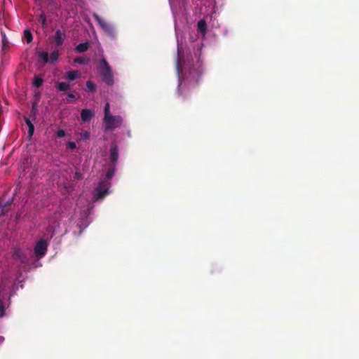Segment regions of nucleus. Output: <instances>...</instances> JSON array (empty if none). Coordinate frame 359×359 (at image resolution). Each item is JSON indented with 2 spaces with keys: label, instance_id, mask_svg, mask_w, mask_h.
Segmentation results:
<instances>
[{
  "label": "nucleus",
  "instance_id": "nucleus-30",
  "mask_svg": "<svg viewBox=\"0 0 359 359\" xmlns=\"http://www.w3.org/2000/svg\"><path fill=\"white\" fill-rule=\"evenodd\" d=\"M74 177L76 180H81L83 178V175L81 172L76 171Z\"/></svg>",
  "mask_w": 359,
  "mask_h": 359
},
{
  "label": "nucleus",
  "instance_id": "nucleus-18",
  "mask_svg": "<svg viewBox=\"0 0 359 359\" xmlns=\"http://www.w3.org/2000/svg\"><path fill=\"white\" fill-rule=\"evenodd\" d=\"M1 36H2V49L6 50L9 46V41L6 36V34L2 30L1 31Z\"/></svg>",
  "mask_w": 359,
  "mask_h": 359
},
{
  "label": "nucleus",
  "instance_id": "nucleus-4",
  "mask_svg": "<svg viewBox=\"0 0 359 359\" xmlns=\"http://www.w3.org/2000/svg\"><path fill=\"white\" fill-rule=\"evenodd\" d=\"M103 122L105 130H113L122 124L123 118L121 116H111L104 117Z\"/></svg>",
  "mask_w": 359,
  "mask_h": 359
},
{
  "label": "nucleus",
  "instance_id": "nucleus-19",
  "mask_svg": "<svg viewBox=\"0 0 359 359\" xmlns=\"http://www.w3.org/2000/svg\"><path fill=\"white\" fill-rule=\"evenodd\" d=\"M43 83V80L42 78L37 76H35L34 77L32 83L35 87L39 88L40 86H42Z\"/></svg>",
  "mask_w": 359,
  "mask_h": 359
},
{
  "label": "nucleus",
  "instance_id": "nucleus-34",
  "mask_svg": "<svg viewBox=\"0 0 359 359\" xmlns=\"http://www.w3.org/2000/svg\"><path fill=\"white\" fill-rule=\"evenodd\" d=\"M88 133L87 132H86L85 136H88Z\"/></svg>",
  "mask_w": 359,
  "mask_h": 359
},
{
  "label": "nucleus",
  "instance_id": "nucleus-33",
  "mask_svg": "<svg viewBox=\"0 0 359 359\" xmlns=\"http://www.w3.org/2000/svg\"><path fill=\"white\" fill-rule=\"evenodd\" d=\"M4 337L0 336V344H1L4 341Z\"/></svg>",
  "mask_w": 359,
  "mask_h": 359
},
{
  "label": "nucleus",
  "instance_id": "nucleus-10",
  "mask_svg": "<svg viewBox=\"0 0 359 359\" xmlns=\"http://www.w3.org/2000/svg\"><path fill=\"white\" fill-rule=\"evenodd\" d=\"M13 200L5 201L4 199L0 198V217L4 216L10 210V208Z\"/></svg>",
  "mask_w": 359,
  "mask_h": 359
},
{
  "label": "nucleus",
  "instance_id": "nucleus-15",
  "mask_svg": "<svg viewBox=\"0 0 359 359\" xmlns=\"http://www.w3.org/2000/svg\"><path fill=\"white\" fill-rule=\"evenodd\" d=\"M89 48V43L88 42H83V43H80L79 44H78L76 46V50L78 52V53H83V52H86L88 50Z\"/></svg>",
  "mask_w": 359,
  "mask_h": 359
},
{
  "label": "nucleus",
  "instance_id": "nucleus-17",
  "mask_svg": "<svg viewBox=\"0 0 359 359\" xmlns=\"http://www.w3.org/2000/svg\"><path fill=\"white\" fill-rule=\"evenodd\" d=\"M57 89L59 91H66L70 88V85L66 82H59L56 86Z\"/></svg>",
  "mask_w": 359,
  "mask_h": 359
},
{
  "label": "nucleus",
  "instance_id": "nucleus-9",
  "mask_svg": "<svg viewBox=\"0 0 359 359\" xmlns=\"http://www.w3.org/2000/svg\"><path fill=\"white\" fill-rule=\"evenodd\" d=\"M95 116V112L89 109H83L81 111V118L83 122L90 121Z\"/></svg>",
  "mask_w": 359,
  "mask_h": 359
},
{
  "label": "nucleus",
  "instance_id": "nucleus-24",
  "mask_svg": "<svg viewBox=\"0 0 359 359\" xmlns=\"http://www.w3.org/2000/svg\"><path fill=\"white\" fill-rule=\"evenodd\" d=\"M39 57L43 61L44 63L50 62L49 55L47 52H41L39 53Z\"/></svg>",
  "mask_w": 359,
  "mask_h": 359
},
{
  "label": "nucleus",
  "instance_id": "nucleus-25",
  "mask_svg": "<svg viewBox=\"0 0 359 359\" xmlns=\"http://www.w3.org/2000/svg\"><path fill=\"white\" fill-rule=\"evenodd\" d=\"M5 315V303L0 299V318H3Z\"/></svg>",
  "mask_w": 359,
  "mask_h": 359
},
{
  "label": "nucleus",
  "instance_id": "nucleus-7",
  "mask_svg": "<svg viewBox=\"0 0 359 359\" xmlns=\"http://www.w3.org/2000/svg\"><path fill=\"white\" fill-rule=\"evenodd\" d=\"M184 65V51L182 47L178 46L177 47V58L176 60V69L178 74H180V72L182 73L183 68Z\"/></svg>",
  "mask_w": 359,
  "mask_h": 359
},
{
  "label": "nucleus",
  "instance_id": "nucleus-26",
  "mask_svg": "<svg viewBox=\"0 0 359 359\" xmlns=\"http://www.w3.org/2000/svg\"><path fill=\"white\" fill-rule=\"evenodd\" d=\"M114 175V168H110L108 169L107 173H106V178L107 180L111 179Z\"/></svg>",
  "mask_w": 359,
  "mask_h": 359
},
{
  "label": "nucleus",
  "instance_id": "nucleus-27",
  "mask_svg": "<svg viewBox=\"0 0 359 359\" xmlns=\"http://www.w3.org/2000/svg\"><path fill=\"white\" fill-rule=\"evenodd\" d=\"M104 117H109V116H111L110 114V105H109V103H107L106 104V105L104 107Z\"/></svg>",
  "mask_w": 359,
  "mask_h": 359
},
{
  "label": "nucleus",
  "instance_id": "nucleus-13",
  "mask_svg": "<svg viewBox=\"0 0 359 359\" xmlns=\"http://www.w3.org/2000/svg\"><path fill=\"white\" fill-rule=\"evenodd\" d=\"M24 121H25V123L27 124V126H28L29 137H32L34 134V126L33 123H32L31 120L29 119V118L25 116Z\"/></svg>",
  "mask_w": 359,
  "mask_h": 359
},
{
  "label": "nucleus",
  "instance_id": "nucleus-3",
  "mask_svg": "<svg viewBox=\"0 0 359 359\" xmlns=\"http://www.w3.org/2000/svg\"><path fill=\"white\" fill-rule=\"evenodd\" d=\"M93 18L98 23L99 26L104 31V32L109 36L114 38L116 36V31L114 27L110 23L106 22L99 15L94 13L93 14Z\"/></svg>",
  "mask_w": 359,
  "mask_h": 359
},
{
  "label": "nucleus",
  "instance_id": "nucleus-11",
  "mask_svg": "<svg viewBox=\"0 0 359 359\" xmlns=\"http://www.w3.org/2000/svg\"><path fill=\"white\" fill-rule=\"evenodd\" d=\"M65 39V34L60 29H57L54 35V41L56 46H60L63 44Z\"/></svg>",
  "mask_w": 359,
  "mask_h": 359
},
{
  "label": "nucleus",
  "instance_id": "nucleus-5",
  "mask_svg": "<svg viewBox=\"0 0 359 359\" xmlns=\"http://www.w3.org/2000/svg\"><path fill=\"white\" fill-rule=\"evenodd\" d=\"M47 248L48 243L46 241L43 239L39 241L34 248V253L36 256L39 258L43 257L47 252Z\"/></svg>",
  "mask_w": 359,
  "mask_h": 359
},
{
  "label": "nucleus",
  "instance_id": "nucleus-29",
  "mask_svg": "<svg viewBox=\"0 0 359 359\" xmlns=\"http://www.w3.org/2000/svg\"><path fill=\"white\" fill-rule=\"evenodd\" d=\"M56 135L57 137H63L65 135V131L63 129H60L57 131Z\"/></svg>",
  "mask_w": 359,
  "mask_h": 359
},
{
  "label": "nucleus",
  "instance_id": "nucleus-6",
  "mask_svg": "<svg viewBox=\"0 0 359 359\" xmlns=\"http://www.w3.org/2000/svg\"><path fill=\"white\" fill-rule=\"evenodd\" d=\"M109 190V184L107 180L102 181L96 188V198H102L107 194Z\"/></svg>",
  "mask_w": 359,
  "mask_h": 359
},
{
  "label": "nucleus",
  "instance_id": "nucleus-20",
  "mask_svg": "<svg viewBox=\"0 0 359 359\" xmlns=\"http://www.w3.org/2000/svg\"><path fill=\"white\" fill-rule=\"evenodd\" d=\"M59 57V51L58 50H54L49 57L50 62H54L57 60Z\"/></svg>",
  "mask_w": 359,
  "mask_h": 359
},
{
  "label": "nucleus",
  "instance_id": "nucleus-22",
  "mask_svg": "<svg viewBox=\"0 0 359 359\" xmlns=\"http://www.w3.org/2000/svg\"><path fill=\"white\" fill-rule=\"evenodd\" d=\"M88 60L85 57H77L74 59V63H78L81 65L86 64Z\"/></svg>",
  "mask_w": 359,
  "mask_h": 359
},
{
  "label": "nucleus",
  "instance_id": "nucleus-21",
  "mask_svg": "<svg viewBox=\"0 0 359 359\" xmlns=\"http://www.w3.org/2000/svg\"><path fill=\"white\" fill-rule=\"evenodd\" d=\"M24 37L27 43H29L32 41L33 37L31 32L28 29H25L24 31Z\"/></svg>",
  "mask_w": 359,
  "mask_h": 359
},
{
  "label": "nucleus",
  "instance_id": "nucleus-23",
  "mask_svg": "<svg viewBox=\"0 0 359 359\" xmlns=\"http://www.w3.org/2000/svg\"><path fill=\"white\" fill-rule=\"evenodd\" d=\"M86 86L89 92H94L96 90L95 85L91 81H86Z\"/></svg>",
  "mask_w": 359,
  "mask_h": 359
},
{
  "label": "nucleus",
  "instance_id": "nucleus-16",
  "mask_svg": "<svg viewBox=\"0 0 359 359\" xmlns=\"http://www.w3.org/2000/svg\"><path fill=\"white\" fill-rule=\"evenodd\" d=\"M197 27L200 32L205 34L207 29V25L205 20H200L197 23Z\"/></svg>",
  "mask_w": 359,
  "mask_h": 359
},
{
  "label": "nucleus",
  "instance_id": "nucleus-8",
  "mask_svg": "<svg viewBox=\"0 0 359 359\" xmlns=\"http://www.w3.org/2000/svg\"><path fill=\"white\" fill-rule=\"evenodd\" d=\"M12 257L14 259L18 260L21 263L27 262V257L20 248H15L13 249Z\"/></svg>",
  "mask_w": 359,
  "mask_h": 359
},
{
  "label": "nucleus",
  "instance_id": "nucleus-31",
  "mask_svg": "<svg viewBox=\"0 0 359 359\" xmlns=\"http://www.w3.org/2000/svg\"><path fill=\"white\" fill-rule=\"evenodd\" d=\"M40 20H41V21L43 25H44L46 23V17L44 15H41L40 16Z\"/></svg>",
  "mask_w": 359,
  "mask_h": 359
},
{
  "label": "nucleus",
  "instance_id": "nucleus-28",
  "mask_svg": "<svg viewBox=\"0 0 359 359\" xmlns=\"http://www.w3.org/2000/svg\"><path fill=\"white\" fill-rule=\"evenodd\" d=\"M67 147L71 150H74V149H76V145L74 142H68Z\"/></svg>",
  "mask_w": 359,
  "mask_h": 359
},
{
  "label": "nucleus",
  "instance_id": "nucleus-12",
  "mask_svg": "<svg viewBox=\"0 0 359 359\" xmlns=\"http://www.w3.org/2000/svg\"><path fill=\"white\" fill-rule=\"evenodd\" d=\"M109 158L112 163H116L118 158V148L115 144L111 146Z\"/></svg>",
  "mask_w": 359,
  "mask_h": 359
},
{
  "label": "nucleus",
  "instance_id": "nucleus-2",
  "mask_svg": "<svg viewBox=\"0 0 359 359\" xmlns=\"http://www.w3.org/2000/svg\"><path fill=\"white\" fill-rule=\"evenodd\" d=\"M98 69L102 76V81L109 86L114 84V76L111 69L105 58H102L100 61Z\"/></svg>",
  "mask_w": 359,
  "mask_h": 359
},
{
  "label": "nucleus",
  "instance_id": "nucleus-1",
  "mask_svg": "<svg viewBox=\"0 0 359 359\" xmlns=\"http://www.w3.org/2000/svg\"><path fill=\"white\" fill-rule=\"evenodd\" d=\"M202 72V67L199 63L190 68L188 72H185L184 81H180L178 86L179 95L183 100L188 97V91L198 85Z\"/></svg>",
  "mask_w": 359,
  "mask_h": 359
},
{
  "label": "nucleus",
  "instance_id": "nucleus-14",
  "mask_svg": "<svg viewBox=\"0 0 359 359\" xmlns=\"http://www.w3.org/2000/svg\"><path fill=\"white\" fill-rule=\"evenodd\" d=\"M81 76L80 73L77 70H72L67 72L66 74V78L69 81H74Z\"/></svg>",
  "mask_w": 359,
  "mask_h": 359
},
{
  "label": "nucleus",
  "instance_id": "nucleus-32",
  "mask_svg": "<svg viewBox=\"0 0 359 359\" xmlns=\"http://www.w3.org/2000/svg\"><path fill=\"white\" fill-rule=\"evenodd\" d=\"M74 98H75L74 93H69L67 95V99H74Z\"/></svg>",
  "mask_w": 359,
  "mask_h": 359
}]
</instances>
